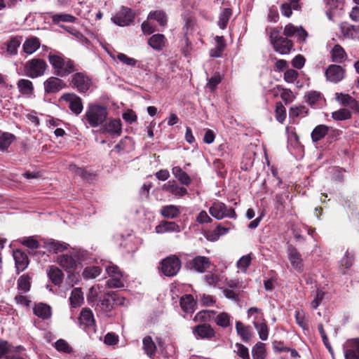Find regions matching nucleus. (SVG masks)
Listing matches in <instances>:
<instances>
[{
    "mask_svg": "<svg viewBox=\"0 0 359 359\" xmlns=\"http://www.w3.org/2000/svg\"><path fill=\"white\" fill-rule=\"evenodd\" d=\"M48 61L51 65L54 74L60 77H65L74 72V62L61 53H49Z\"/></svg>",
    "mask_w": 359,
    "mask_h": 359,
    "instance_id": "obj_1",
    "label": "nucleus"
},
{
    "mask_svg": "<svg viewBox=\"0 0 359 359\" xmlns=\"http://www.w3.org/2000/svg\"><path fill=\"white\" fill-rule=\"evenodd\" d=\"M108 116V111L106 107L90 104L88 106L83 119L90 127L96 128L102 126Z\"/></svg>",
    "mask_w": 359,
    "mask_h": 359,
    "instance_id": "obj_2",
    "label": "nucleus"
},
{
    "mask_svg": "<svg viewBox=\"0 0 359 359\" xmlns=\"http://www.w3.org/2000/svg\"><path fill=\"white\" fill-rule=\"evenodd\" d=\"M47 68L46 62L40 58H34L27 62L25 72L29 77L36 78L44 74Z\"/></svg>",
    "mask_w": 359,
    "mask_h": 359,
    "instance_id": "obj_3",
    "label": "nucleus"
},
{
    "mask_svg": "<svg viewBox=\"0 0 359 359\" xmlns=\"http://www.w3.org/2000/svg\"><path fill=\"white\" fill-rule=\"evenodd\" d=\"M181 268V262L175 255H171L164 259L161 262V271L166 276L176 275Z\"/></svg>",
    "mask_w": 359,
    "mask_h": 359,
    "instance_id": "obj_4",
    "label": "nucleus"
},
{
    "mask_svg": "<svg viewBox=\"0 0 359 359\" xmlns=\"http://www.w3.org/2000/svg\"><path fill=\"white\" fill-rule=\"evenodd\" d=\"M210 214L217 219H222L224 217L235 218L236 212L234 209L228 208L222 202H216L209 209Z\"/></svg>",
    "mask_w": 359,
    "mask_h": 359,
    "instance_id": "obj_5",
    "label": "nucleus"
},
{
    "mask_svg": "<svg viewBox=\"0 0 359 359\" xmlns=\"http://www.w3.org/2000/svg\"><path fill=\"white\" fill-rule=\"evenodd\" d=\"M71 83L72 86L81 93L88 91L92 86L90 78L82 72L73 74Z\"/></svg>",
    "mask_w": 359,
    "mask_h": 359,
    "instance_id": "obj_6",
    "label": "nucleus"
},
{
    "mask_svg": "<svg viewBox=\"0 0 359 359\" xmlns=\"http://www.w3.org/2000/svg\"><path fill=\"white\" fill-rule=\"evenodd\" d=\"M135 14L127 7L122 6L121 10L111 18L112 22L121 27L129 25L134 20Z\"/></svg>",
    "mask_w": 359,
    "mask_h": 359,
    "instance_id": "obj_7",
    "label": "nucleus"
},
{
    "mask_svg": "<svg viewBox=\"0 0 359 359\" xmlns=\"http://www.w3.org/2000/svg\"><path fill=\"white\" fill-rule=\"evenodd\" d=\"M61 99L69 103V109L76 115L80 114L83 111L82 100L75 93H65Z\"/></svg>",
    "mask_w": 359,
    "mask_h": 359,
    "instance_id": "obj_8",
    "label": "nucleus"
},
{
    "mask_svg": "<svg viewBox=\"0 0 359 359\" xmlns=\"http://www.w3.org/2000/svg\"><path fill=\"white\" fill-rule=\"evenodd\" d=\"M287 255L292 268L297 272H302L304 269V264L299 252L292 245H289L287 248Z\"/></svg>",
    "mask_w": 359,
    "mask_h": 359,
    "instance_id": "obj_9",
    "label": "nucleus"
},
{
    "mask_svg": "<svg viewBox=\"0 0 359 359\" xmlns=\"http://www.w3.org/2000/svg\"><path fill=\"white\" fill-rule=\"evenodd\" d=\"M327 81L338 83L344 78L345 70L339 65H331L325 72Z\"/></svg>",
    "mask_w": 359,
    "mask_h": 359,
    "instance_id": "obj_10",
    "label": "nucleus"
},
{
    "mask_svg": "<svg viewBox=\"0 0 359 359\" xmlns=\"http://www.w3.org/2000/svg\"><path fill=\"white\" fill-rule=\"evenodd\" d=\"M79 325L85 330L95 332V320L91 311L83 309L79 318Z\"/></svg>",
    "mask_w": 359,
    "mask_h": 359,
    "instance_id": "obj_11",
    "label": "nucleus"
},
{
    "mask_svg": "<svg viewBox=\"0 0 359 359\" xmlns=\"http://www.w3.org/2000/svg\"><path fill=\"white\" fill-rule=\"evenodd\" d=\"M283 35L286 37L296 36L298 40L304 41L308 36V33L302 27H295L291 23L285 26Z\"/></svg>",
    "mask_w": 359,
    "mask_h": 359,
    "instance_id": "obj_12",
    "label": "nucleus"
},
{
    "mask_svg": "<svg viewBox=\"0 0 359 359\" xmlns=\"http://www.w3.org/2000/svg\"><path fill=\"white\" fill-rule=\"evenodd\" d=\"M57 262L61 267L70 271L76 268L78 258L74 253L66 254L59 256Z\"/></svg>",
    "mask_w": 359,
    "mask_h": 359,
    "instance_id": "obj_13",
    "label": "nucleus"
},
{
    "mask_svg": "<svg viewBox=\"0 0 359 359\" xmlns=\"http://www.w3.org/2000/svg\"><path fill=\"white\" fill-rule=\"evenodd\" d=\"M43 86L46 93H55L65 88V84L60 79L51 76L45 81Z\"/></svg>",
    "mask_w": 359,
    "mask_h": 359,
    "instance_id": "obj_14",
    "label": "nucleus"
},
{
    "mask_svg": "<svg viewBox=\"0 0 359 359\" xmlns=\"http://www.w3.org/2000/svg\"><path fill=\"white\" fill-rule=\"evenodd\" d=\"M191 269L198 273H204L210 266L211 262L209 258L204 256H196L189 263Z\"/></svg>",
    "mask_w": 359,
    "mask_h": 359,
    "instance_id": "obj_15",
    "label": "nucleus"
},
{
    "mask_svg": "<svg viewBox=\"0 0 359 359\" xmlns=\"http://www.w3.org/2000/svg\"><path fill=\"white\" fill-rule=\"evenodd\" d=\"M102 133H107L111 136H119L122 132V125L120 119H111L102 126Z\"/></svg>",
    "mask_w": 359,
    "mask_h": 359,
    "instance_id": "obj_16",
    "label": "nucleus"
},
{
    "mask_svg": "<svg viewBox=\"0 0 359 359\" xmlns=\"http://www.w3.org/2000/svg\"><path fill=\"white\" fill-rule=\"evenodd\" d=\"M193 332L196 338L200 339H211L215 335L213 328L206 323L196 326Z\"/></svg>",
    "mask_w": 359,
    "mask_h": 359,
    "instance_id": "obj_17",
    "label": "nucleus"
},
{
    "mask_svg": "<svg viewBox=\"0 0 359 359\" xmlns=\"http://www.w3.org/2000/svg\"><path fill=\"white\" fill-rule=\"evenodd\" d=\"M13 255L15 262L16 270L19 273L27 267L29 264L28 257L20 250H14Z\"/></svg>",
    "mask_w": 359,
    "mask_h": 359,
    "instance_id": "obj_18",
    "label": "nucleus"
},
{
    "mask_svg": "<svg viewBox=\"0 0 359 359\" xmlns=\"http://www.w3.org/2000/svg\"><path fill=\"white\" fill-rule=\"evenodd\" d=\"M346 348L345 359H359V339L348 341Z\"/></svg>",
    "mask_w": 359,
    "mask_h": 359,
    "instance_id": "obj_19",
    "label": "nucleus"
},
{
    "mask_svg": "<svg viewBox=\"0 0 359 359\" xmlns=\"http://www.w3.org/2000/svg\"><path fill=\"white\" fill-rule=\"evenodd\" d=\"M162 189L179 197H182L187 194V189L180 187L174 180H170L164 184Z\"/></svg>",
    "mask_w": 359,
    "mask_h": 359,
    "instance_id": "obj_20",
    "label": "nucleus"
},
{
    "mask_svg": "<svg viewBox=\"0 0 359 359\" xmlns=\"http://www.w3.org/2000/svg\"><path fill=\"white\" fill-rule=\"evenodd\" d=\"M166 38L162 34H154L148 39L149 46L157 51L163 50L166 45Z\"/></svg>",
    "mask_w": 359,
    "mask_h": 359,
    "instance_id": "obj_21",
    "label": "nucleus"
},
{
    "mask_svg": "<svg viewBox=\"0 0 359 359\" xmlns=\"http://www.w3.org/2000/svg\"><path fill=\"white\" fill-rule=\"evenodd\" d=\"M274 50L281 55H286L290 53L292 48V42L287 38H282L276 41L273 45Z\"/></svg>",
    "mask_w": 359,
    "mask_h": 359,
    "instance_id": "obj_22",
    "label": "nucleus"
},
{
    "mask_svg": "<svg viewBox=\"0 0 359 359\" xmlns=\"http://www.w3.org/2000/svg\"><path fill=\"white\" fill-rule=\"evenodd\" d=\"M156 232L157 233H164L168 232H180V226L174 222H161L156 226Z\"/></svg>",
    "mask_w": 359,
    "mask_h": 359,
    "instance_id": "obj_23",
    "label": "nucleus"
},
{
    "mask_svg": "<svg viewBox=\"0 0 359 359\" xmlns=\"http://www.w3.org/2000/svg\"><path fill=\"white\" fill-rule=\"evenodd\" d=\"M48 276L51 282L55 285H59L63 280V273L60 269L55 266H50L47 270Z\"/></svg>",
    "mask_w": 359,
    "mask_h": 359,
    "instance_id": "obj_24",
    "label": "nucleus"
},
{
    "mask_svg": "<svg viewBox=\"0 0 359 359\" xmlns=\"http://www.w3.org/2000/svg\"><path fill=\"white\" fill-rule=\"evenodd\" d=\"M329 128L325 125H318L313 130L311 137L313 143H317L323 140L328 133Z\"/></svg>",
    "mask_w": 359,
    "mask_h": 359,
    "instance_id": "obj_25",
    "label": "nucleus"
},
{
    "mask_svg": "<svg viewBox=\"0 0 359 359\" xmlns=\"http://www.w3.org/2000/svg\"><path fill=\"white\" fill-rule=\"evenodd\" d=\"M196 302L191 294L183 296L180 299V306L184 312L192 313L194 311Z\"/></svg>",
    "mask_w": 359,
    "mask_h": 359,
    "instance_id": "obj_26",
    "label": "nucleus"
},
{
    "mask_svg": "<svg viewBox=\"0 0 359 359\" xmlns=\"http://www.w3.org/2000/svg\"><path fill=\"white\" fill-rule=\"evenodd\" d=\"M147 20H156L160 26L165 27L168 23V17L165 11L156 10L149 12Z\"/></svg>",
    "mask_w": 359,
    "mask_h": 359,
    "instance_id": "obj_27",
    "label": "nucleus"
},
{
    "mask_svg": "<svg viewBox=\"0 0 359 359\" xmlns=\"http://www.w3.org/2000/svg\"><path fill=\"white\" fill-rule=\"evenodd\" d=\"M39 39L36 37H31L27 39L23 43V50L27 54H32L36 51L40 47Z\"/></svg>",
    "mask_w": 359,
    "mask_h": 359,
    "instance_id": "obj_28",
    "label": "nucleus"
},
{
    "mask_svg": "<svg viewBox=\"0 0 359 359\" xmlns=\"http://www.w3.org/2000/svg\"><path fill=\"white\" fill-rule=\"evenodd\" d=\"M172 173L182 184L189 186L191 184L190 177L180 167H174L172 169Z\"/></svg>",
    "mask_w": 359,
    "mask_h": 359,
    "instance_id": "obj_29",
    "label": "nucleus"
},
{
    "mask_svg": "<svg viewBox=\"0 0 359 359\" xmlns=\"http://www.w3.org/2000/svg\"><path fill=\"white\" fill-rule=\"evenodd\" d=\"M143 349L145 353L151 358L155 355L156 352V346L151 337L149 336L145 337L142 340Z\"/></svg>",
    "mask_w": 359,
    "mask_h": 359,
    "instance_id": "obj_30",
    "label": "nucleus"
},
{
    "mask_svg": "<svg viewBox=\"0 0 359 359\" xmlns=\"http://www.w3.org/2000/svg\"><path fill=\"white\" fill-rule=\"evenodd\" d=\"M70 304L72 307H79L83 303V296L81 288H74L69 297Z\"/></svg>",
    "mask_w": 359,
    "mask_h": 359,
    "instance_id": "obj_31",
    "label": "nucleus"
},
{
    "mask_svg": "<svg viewBox=\"0 0 359 359\" xmlns=\"http://www.w3.org/2000/svg\"><path fill=\"white\" fill-rule=\"evenodd\" d=\"M68 244L57 241L50 240L46 243L47 250L53 253H58L67 249Z\"/></svg>",
    "mask_w": 359,
    "mask_h": 359,
    "instance_id": "obj_32",
    "label": "nucleus"
},
{
    "mask_svg": "<svg viewBox=\"0 0 359 359\" xmlns=\"http://www.w3.org/2000/svg\"><path fill=\"white\" fill-rule=\"evenodd\" d=\"M205 280L209 285L222 287V284L226 278L221 274L208 273L205 276Z\"/></svg>",
    "mask_w": 359,
    "mask_h": 359,
    "instance_id": "obj_33",
    "label": "nucleus"
},
{
    "mask_svg": "<svg viewBox=\"0 0 359 359\" xmlns=\"http://www.w3.org/2000/svg\"><path fill=\"white\" fill-rule=\"evenodd\" d=\"M161 214L163 217L174 219L180 214V210L177 206L168 205L161 208Z\"/></svg>",
    "mask_w": 359,
    "mask_h": 359,
    "instance_id": "obj_34",
    "label": "nucleus"
},
{
    "mask_svg": "<svg viewBox=\"0 0 359 359\" xmlns=\"http://www.w3.org/2000/svg\"><path fill=\"white\" fill-rule=\"evenodd\" d=\"M34 313L41 318L48 319L51 316V309L49 306L41 303L34 306Z\"/></svg>",
    "mask_w": 359,
    "mask_h": 359,
    "instance_id": "obj_35",
    "label": "nucleus"
},
{
    "mask_svg": "<svg viewBox=\"0 0 359 359\" xmlns=\"http://www.w3.org/2000/svg\"><path fill=\"white\" fill-rule=\"evenodd\" d=\"M17 86L20 93L22 95H30L33 93V84L32 81L28 79H20L17 83Z\"/></svg>",
    "mask_w": 359,
    "mask_h": 359,
    "instance_id": "obj_36",
    "label": "nucleus"
},
{
    "mask_svg": "<svg viewBox=\"0 0 359 359\" xmlns=\"http://www.w3.org/2000/svg\"><path fill=\"white\" fill-rule=\"evenodd\" d=\"M248 316L249 318L252 319L254 325L265 320L262 310L257 307L250 308L248 310Z\"/></svg>",
    "mask_w": 359,
    "mask_h": 359,
    "instance_id": "obj_37",
    "label": "nucleus"
},
{
    "mask_svg": "<svg viewBox=\"0 0 359 359\" xmlns=\"http://www.w3.org/2000/svg\"><path fill=\"white\" fill-rule=\"evenodd\" d=\"M15 140L14 135L9 133H3L0 135V151H6Z\"/></svg>",
    "mask_w": 359,
    "mask_h": 359,
    "instance_id": "obj_38",
    "label": "nucleus"
},
{
    "mask_svg": "<svg viewBox=\"0 0 359 359\" xmlns=\"http://www.w3.org/2000/svg\"><path fill=\"white\" fill-rule=\"evenodd\" d=\"M307 102L312 107H317L322 104L323 101V96L320 92L310 91L306 95Z\"/></svg>",
    "mask_w": 359,
    "mask_h": 359,
    "instance_id": "obj_39",
    "label": "nucleus"
},
{
    "mask_svg": "<svg viewBox=\"0 0 359 359\" xmlns=\"http://www.w3.org/2000/svg\"><path fill=\"white\" fill-rule=\"evenodd\" d=\"M115 292L107 293L101 301L100 307L104 311H111L114 305Z\"/></svg>",
    "mask_w": 359,
    "mask_h": 359,
    "instance_id": "obj_40",
    "label": "nucleus"
},
{
    "mask_svg": "<svg viewBox=\"0 0 359 359\" xmlns=\"http://www.w3.org/2000/svg\"><path fill=\"white\" fill-rule=\"evenodd\" d=\"M236 330L243 341H248L250 340L251 337L250 327L244 325L241 321H237L236 323Z\"/></svg>",
    "mask_w": 359,
    "mask_h": 359,
    "instance_id": "obj_41",
    "label": "nucleus"
},
{
    "mask_svg": "<svg viewBox=\"0 0 359 359\" xmlns=\"http://www.w3.org/2000/svg\"><path fill=\"white\" fill-rule=\"evenodd\" d=\"M252 355L253 359H265V344L259 341L255 344L252 348Z\"/></svg>",
    "mask_w": 359,
    "mask_h": 359,
    "instance_id": "obj_42",
    "label": "nucleus"
},
{
    "mask_svg": "<svg viewBox=\"0 0 359 359\" xmlns=\"http://www.w3.org/2000/svg\"><path fill=\"white\" fill-rule=\"evenodd\" d=\"M215 314L214 311L203 310L196 313L194 318V320L196 323H206L211 320Z\"/></svg>",
    "mask_w": 359,
    "mask_h": 359,
    "instance_id": "obj_43",
    "label": "nucleus"
},
{
    "mask_svg": "<svg viewBox=\"0 0 359 359\" xmlns=\"http://www.w3.org/2000/svg\"><path fill=\"white\" fill-rule=\"evenodd\" d=\"M332 61L334 62H341L346 57L344 48L339 45H335L331 53Z\"/></svg>",
    "mask_w": 359,
    "mask_h": 359,
    "instance_id": "obj_44",
    "label": "nucleus"
},
{
    "mask_svg": "<svg viewBox=\"0 0 359 359\" xmlns=\"http://www.w3.org/2000/svg\"><path fill=\"white\" fill-rule=\"evenodd\" d=\"M232 15V11L230 8H224L219 15L218 25L221 29H225L227 26L228 22Z\"/></svg>",
    "mask_w": 359,
    "mask_h": 359,
    "instance_id": "obj_45",
    "label": "nucleus"
},
{
    "mask_svg": "<svg viewBox=\"0 0 359 359\" xmlns=\"http://www.w3.org/2000/svg\"><path fill=\"white\" fill-rule=\"evenodd\" d=\"M14 346L8 343L6 340H0V359H2L3 357H5L6 359V355H8L13 351Z\"/></svg>",
    "mask_w": 359,
    "mask_h": 359,
    "instance_id": "obj_46",
    "label": "nucleus"
},
{
    "mask_svg": "<svg viewBox=\"0 0 359 359\" xmlns=\"http://www.w3.org/2000/svg\"><path fill=\"white\" fill-rule=\"evenodd\" d=\"M18 288L22 292H26L30 289V278L27 275L21 276L18 280Z\"/></svg>",
    "mask_w": 359,
    "mask_h": 359,
    "instance_id": "obj_47",
    "label": "nucleus"
},
{
    "mask_svg": "<svg viewBox=\"0 0 359 359\" xmlns=\"http://www.w3.org/2000/svg\"><path fill=\"white\" fill-rule=\"evenodd\" d=\"M254 326L258 332L259 338L263 341L266 340L269 336V328L266 321L259 323Z\"/></svg>",
    "mask_w": 359,
    "mask_h": 359,
    "instance_id": "obj_48",
    "label": "nucleus"
},
{
    "mask_svg": "<svg viewBox=\"0 0 359 359\" xmlns=\"http://www.w3.org/2000/svg\"><path fill=\"white\" fill-rule=\"evenodd\" d=\"M276 88L279 91H281L280 96L285 104L291 103L294 100L295 97L290 89L283 88L280 86H277Z\"/></svg>",
    "mask_w": 359,
    "mask_h": 359,
    "instance_id": "obj_49",
    "label": "nucleus"
},
{
    "mask_svg": "<svg viewBox=\"0 0 359 359\" xmlns=\"http://www.w3.org/2000/svg\"><path fill=\"white\" fill-rule=\"evenodd\" d=\"M295 320L297 323L305 330H309V324L306 319V314L302 310L295 311Z\"/></svg>",
    "mask_w": 359,
    "mask_h": 359,
    "instance_id": "obj_50",
    "label": "nucleus"
},
{
    "mask_svg": "<svg viewBox=\"0 0 359 359\" xmlns=\"http://www.w3.org/2000/svg\"><path fill=\"white\" fill-rule=\"evenodd\" d=\"M101 271L99 266H88L83 270V276L85 278H95L100 274Z\"/></svg>",
    "mask_w": 359,
    "mask_h": 359,
    "instance_id": "obj_51",
    "label": "nucleus"
},
{
    "mask_svg": "<svg viewBox=\"0 0 359 359\" xmlns=\"http://www.w3.org/2000/svg\"><path fill=\"white\" fill-rule=\"evenodd\" d=\"M76 18L70 14L62 13L56 14L52 16V21L55 24H57L60 22H74Z\"/></svg>",
    "mask_w": 359,
    "mask_h": 359,
    "instance_id": "obj_52",
    "label": "nucleus"
},
{
    "mask_svg": "<svg viewBox=\"0 0 359 359\" xmlns=\"http://www.w3.org/2000/svg\"><path fill=\"white\" fill-rule=\"evenodd\" d=\"M215 323L218 326L227 327L230 325V316L225 312L220 313L215 318Z\"/></svg>",
    "mask_w": 359,
    "mask_h": 359,
    "instance_id": "obj_53",
    "label": "nucleus"
},
{
    "mask_svg": "<svg viewBox=\"0 0 359 359\" xmlns=\"http://www.w3.org/2000/svg\"><path fill=\"white\" fill-rule=\"evenodd\" d=\"M234 352L242 359H250L248 348L242 344H235Z\"/></svg>",
    "mask_w": 359,
    "mask_h": 359,
    "instance_id": "obj_54",
    "label": "nucleus"
},
{
    "mask_svg": "<svg viewBox=\"0 0 359 359\" xmlns=\"http://www.w3.org/2000/svg\"><path fill=\"white\" fill-rule=\"evenodd\" d=\"M332 117L336 121H344L349 119L351 117V112L346 109H341L334 111Z\"/></svg>",
    "mask_w": 359,
    "mask_h": 359,
    "instance_id": "obj_55",
    "label": "nucleus"
},
{
    "mask_svg": "<svg viewBox=\"0 0 359 359\" xmlns=\"http://www.w3.org/2000/svg\"><path fill=\"white\" fill-rule=\"evenodd\" d=\"M343 33L345 36L351 39L359 36V26L349 25L343 28Z\"/></svg>",
    "mask_w": 359,
    "mask_h": 359,
    "instance_id": "obj_56",
    "label": "nucleus"
},
{
    "mask_svg": "<svg viewBox=\"0 0 359 359\" xmlns=\"http://www.w3.org/2000/svg\"><path fill=\"white\" fill-rule=\"evenodd\" d=\"M252 258L250 255L241 257L237 262L236 266L241 271L245 272L248 266L250 265Z\"/></svg>",
    "mask_w": 359,
    "mask_h": 359,
    "instance_id": "obj_57",
    "label": "nucleus"
},
{
    "mask_svg": "<svg viewBox=\"0 0 359 359\" xmlns=\"http://www.w3.org/2000/svg\"><path fill=\"white\" fill-rule=\"evenodd\" d=\"M55 348L58 351H62L65 353H71L73 352L72 348L69 345V344L64 339H58L55 343Z\"/></svg>",
    "mask_w": 359,
    "mask_h": 359,
    "instance_id": "obj_58",
    "label": "nucleus"
},
{
    "mask_svg": "<svg viewBox=\"0 0 359 359\" xmlns=\"http://www.w3.org/2000/svg\"><path fill=\"white\" fill-rule=\"evenodd\" d=\"M276 118L280 123H283L286 118V109L280 102L276 104Z\"/></svg>",
    "mask_w": 359,
    "mask_h": 359,
    "instance_id": "obj_59",
    "label": "nucleus"
},
{
    "mask_svg": "<svg viewBox=\"0 0 359 359\" xmlns=\"http://www.w3.org/2000/svg\"><path fill=\"white\" fill-rule=\"evenodd\" d=\"M117 59L122 63L130 67H135L137 62L135 59L130 57L124 53H118L117 55Z\"/></svg>",
    "mask_w": 359,
    "mask_h": 359,
    "instance_id": "obj_60",
    "label": "nucleus"
},
{
    "mask_svg": "<svg viewBox=\"0 0 359 359\" xmlns=\"http://www.w3.org/2000/svg\"><path fill=\"white\" fill-rule=\"evenodd\" d=\"M123 275L118 276L111 277L107 280V284L109 287H122L124 286L123 281L122 280Z\"/></svg>",
    "mask_w": 359,
    "mask_h": 359,
    "instance_id": "obj_61",
    "label": "nucleus"
},
{
    "mask_svg": "<svg viewBox=\"0 0 359 359\" xmlns=\"http://www.w3.org/2000/svg\"><path fill=\"white\" fill-rule=\"evenodd\" d=\"M299 73L292 69H287L284 74V80L289 83H294L298 78Z\"/></svg>",
    "mask_w": 359,
    "mask_h": 359,
    "instance_id": "obj_62",
    "label": "nucleus"
},
{
    "mask_svg": "<svg viewBox=\"0 0 359 359\" xmlns=\"http://www.w3.org/2000/svg\"><path fill=\"white\" fill-rule=\"evenodd\" d=\"M221 76L218 73H215L209 80L206 85L210 90H214L216 86L221 82Z\"/></svg>",
    "mask_w": 359,
    "mask_h": 359,
    "instance_id": "obj_63",
    "label": "nucleus"
},
{
    "mask_svg": "<svg viewBox=\"0 0 359 359\" xmlns=\"http://www.w3.org/2000/svg\"><path fill=\"white\" fill-rule=\"evenodd\" d=\"M20 42L17 39H12L7 45V51L12 55L17 53L18 48L20 46Z\"/></svg>",
    "mask_w": 359,
    "mask_h": 359,
    "instance_id": "obj_64",
    "label": "nucleus"
}]
</instances>
